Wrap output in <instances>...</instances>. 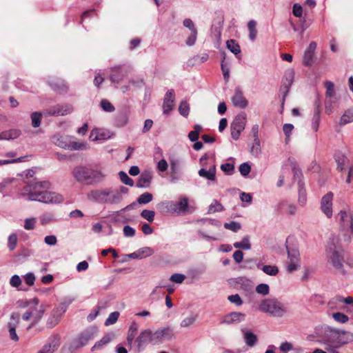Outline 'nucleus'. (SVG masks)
Listing matches in <instances>:
<instances>
[{
  "instance_id": "1",
  "label": "nucleus",
  "mask_w": 353,
  "mask_h": 353,
  "mask_svg": "<svg viewBox=\"0 0 353 353\" xmlns=\"http://www.w3.org/2000/svg\"><path fill=\"white\" fill-rule=\"evenodd\" d=\"M48 181H40L24 186L20 192V197L26 201H34L50 204L61 203L63 196L54 192L47 191Z\"/></svg>"
},
{
  "instance_id": "2",
  "label": "nucleus",
  "mask_w": 353,
  "mask_h": 353,
  "mask_svg": "<svg viewBox=\"0 0 353 353\" xmlns=\"http://www.w3.org/2000/svg\"><path fill=\"white\" fill-rule=\"evenodd\" d=\"M343 244H345L343 242L332 238L326 249L327 263L333 267L335 273L342 275L345 274V259L342 250Z\"/></svg>"
},
{
  "instance_id": "3",
  "label": "nucleus",
  "mask_w": 353,
  "mask_h": 353,
  "mask_svg": "<svg viewBox=\"0 0 353 353\" xmlns=\"http://www.w3.org/2000/svg\"><path fill=\"white\" fill-rule=\"evenodd\" d=\"M339 225V235L332 238L344 243H349L353 236V213L350 210H341L336 216Z\"/></svg>"
},
{
  "instance_id": "4",
  "label": "nucleus",
  "mask_w": 353,
  "mask_h": 353,
  "mask_svg": "<svg viewBox=\"0 0 353 353\" xmlns=\"http://www.w3.org/2000/svg\"><path fill=\"white\" fill-rule=\"evenodd\" d=\"M88 197L90 200L108 205H117L123 200L121 192L113 188L92 190L88 194Z\"/></svg>"
},
{
  "instance_id": "5",
  "label": "nucleus",
  "mask_w": 353,
  "mask_h": 353,
  "mask_svg": "<svg viewBox=\"0 0 353 353\" xmlns=\"http://www.w3.org/2000/svg\"><path fill=\"white\" fill-rule=\"evenodd\" d=\"M72 174L78 182L84 185L97 183L105 179V174L101 171L84 166L74 168Z\"/></svg>"
},
{
  "instance_id": "6",
  "label": "nucleus",
  "mask_w": 353,
  "mask_h": 353,
  "mask_svg": "<svg viewBox=\"0 0 353 353\" xmlns=\"http://www.w3.org/2000/svg\"><path fill=\"white\" fill-rule=\"evenodd\" d=\"M259 309L261 312L269 314L274 317H282L288 312L287 307L276 299H263Z\"/></svg>"
},
{
  "instance_id": "7",
  "label": "nucleus",
  "mask_w": 353,
  "mask_h": 353,
  "mask_svg": "<svg viewBox=\"0 0 353 353\" xmlns=\"http://www.w3.org/2000/svg\"><path fill=\"white\" fill-rule=\"evenodd\" d=\"M26 305H30L28 310L31 314L32 321L28 327V330H30L41 321L44 314L45 308L43 305L39 304V299L37 298H33L27 302Z\"/></svg>"
},
{
  "instance_id": "8",
  "label": "nucleus",
  "mask_w": 353,
  "mask_h": 353,
  "mask_svg": "<svg viewBox=\"0 0 353 353\" xmlns=\"http://www.w3.org/2000/svg\"><path fill=\"white\" fill-rule=\"evenodd\" d=\"M322 339L321 342L325 345L337 343L338 346H343V343L339 341L340 331L333 329L330 326H324L319 334Z\"/></svg>"
},
{
  "instance_id": "9",
  "label": "nucleus",
  "mask_w": 353,
  "mask_h": 353,
  "mask_svg": "<svg viewBox=\"0 0 353 353\" xmlns=\"http://www.w3.org/2000/svg\"><path fill=\"white\" fill-rule=\"evenodd\" d=\"M74 301V299H68L60 305L54 309L47 320V326L50 328L54 327L60 321L61 315L65 312L68 307Z\"/></svg>"
},
{
  "instance_id": "10",
  "label": "nucleus",
  "mask_w": 353,
  "mask_h": 353,
  "mask_svg": "<svg viewBox=\"0 0 353 353\" xmlns=\"http://www.w3.org/2000/svg\"><path fill=\"white\" fill-rule=\"evenodd\" d=\"M96 329L88 328L80 333L70 343V350H75L87 345L88 341L94 338Z\"/></svg>"
},
{
  "instance_id": "11",
  "label": "nucleus",
  "mask_w": 353,
  "mask_h": 353,
  "mask_svg": "<svg viewBox=\"0 0 353 353\" xmlns=\"http://www.w3.org/2000/svg\"><path fill=\"white\" fill-rule=\"evenodd\" d=\"M246 117L240 114L235 117L230 125L231 136L234 140L239 139L241 132L245 129Z\"/></svg>"
},
{
  "instance_id": "12",
  "label": "nucleus",
  "mask_w": 353,
  "mask_h": 353,
  "mask_svg": "<svg viewBox=\"0 0 353 353\" xmlns=\"http://www.w3.org/2000/svg\"><path fill=\"white\" fill-rule=\"evenodd\" d=\"M73 107L70 104H58L49 109L43 110L45 117L64 116L72 113Z\"/></svg>"
},
{
  "instance_id": "13",
  "label": "nucleus",
  "mask_w": 353,
  "mask_h": 353,
  "mask_svg": "<svg viewBox=\"0 0 353 353\" xmlns=\"http://www.w3.org/2000/svg\"><path fill=\"white\" fill-rule=\"evenodd\" d=\"M334 194L329 192L325 194L321 201V210L328 219L332 216V201Z\"/></svg>"
},
{
  "instance_id": "14",
  "label": "nucleus",
  "mask_w": 353,
  "mask_h": 353,
  "mask_svg": "<svg viewBox=\"0 0 353 353\" xmlns=\"http://www.w3.org/2000/svg\"><path fill=\"white\" fill-rule=\"evenodd\" d=\"M353 303V297L347 296L343 298L341 296H336L332 298L328 303V305L332 309L345 310L346 307L343 304L350 305Z\"/></svg>"
},
{
  "instance_id": "15",
  "label": "nucleus",
  "mask_w": 353,
  "mask_h": 353,
  "mask_svg": "<svg viewBox=\"0 0 353 353\" xmlns=\"http://www.w3.org/2000/svg\"><path fill=\"white\" fill-rule=\"evenodd\" d=\"M234 106L244 109L248 105V100L244 97L241 88L236 87L234 90V95L231 98Z\"/></svg>"
},
{
  "instance_id": "16",
  "label": "nucleus",
  "mask_w": 353,
  "mask_h": 353,
  "mask_svg": "<svg viewBox=\"0 0 353 353\" xmlns=\"http://www.w3.org/2000/svg\"><path fill=\"white\" fill-rule=\"evenodd\" d=\"M174 91L169 90L165 94L163 103V113L168 114L173 108V103L174 101Z\"/></svg>"
},
{
  "instance_id": "17",
  "label": "nucleus",
  "mask_w": 353,
  "mask_h": 353,
  "mask_svg": "<svg viewBox=\"0 0 353 353\" xmlns=\"http://www.w3.org/2000/svg\"><path fill=\"white\" fill-rule=\"evenodd\" d=\"M245 315L243 313L233 312L224 316L221 323L236 324L245 320Z\"/></svg>"
},
{
  "instance_id": "18",
  "label": "nucleus",
  "mask_w": 353,
  "mask_h": 353,
  "mask_svg": "<svg viewBox=\"0 0 353 353\" xmlns=\"http://www.w3.org/2000/svg\"><path fill=\"white\" fill-rule=\"evenodd\" d=\"M153 337L156 340H171L174 338V334L172 327H166L156 330L153 333Z\"/></svg>"
},
{
  "instance_id": "19",
  "label": "nucleus",
  "mask_w": 353,
  "mask_h": 353,
  "mask_svg": "<svg viewBox=\"0 0 353 353\" xmlns=\"http://www.w3.org/2000/svg\"><path fill=\"white\" fill-rule=\"evenodd\" d=\"M19 315L17 313H12L10 315V320L14 321V323H8L7 326L8 327V332L10 338L14 341H19V336L16 332V328L19 323Z\"/></svg>"
},
{
  "instance_id": "20",
  "label": "nucleus",
  "mask_w": 353,
  "mask_h": 353,
  "mask_svg": "<svg viewBox=\"0 0 353 353\" xmlns=\"http://www.w3.org/2000/svg\"><path fill=\"white\" fill-rule=\"evenodd\" d=\"M275 210L279 212H285L290 215H294L296 212V206L288 201H281L275 205Z\"/></svg>"
},
{
  "instance_id": "21",
  "label": "nucleus",
  "mask_w": 353,
  "mask_h": 353,
  "mask_svg": "<svg viewBox=\"0 0 353 353\" xmlns=\"http://www.w3.org/2000/svg\"><path fill=\"white\" fill-rule=\"evenodd\" d=\"M60 345V336L58 334H54L50 336L47 342L43 346L44 351L49 353H54L59 347Z\"/></svg>"
},
{
  "instance_id": "22",
  "label": "nucleus",
  "mask_w": 353,
  "mask_h": 353,
  "mask_svg": "<svg viewBox=\"0 0 353 353\" xmlns=\"http://www.w3.org/2000/svg\"><path fill=\"white\" fill-rule=\"evenodd\" d=\"M155 340L153 337V334L149 330L142 331L137 339L138 347L140 348L146 345L150 341Z\"/></svg>"
},
{
  "instance_id": "23",
  "label": "nucleus",
  "mask_w": 353,
  "mask_h": 353,
  "mask_svg": "<svg viewBox=\"0 0 353 353\" xmlns=\"http://www.w3.org/2000/svg\"><path fill=\"white\" fill-rule=\"evenodd\" d=\"M216 165L214 164L212 165L208 170L206 168H201L198 174L201 177L208 179L210 181H215L216 180Z\"/></svg>"
},
{
  "instance_id": "24",
  "label": "nucleus",
  "mask_w": 353,
  "mask_h": 353,
  "mask_svg": "<svg viewBox=\"0 0 353 353\" xmlns=\"http://www.w3.org/2000/svg\"><path fill=\"white\" fill-rule=\"evenodd\" d=\"M241 331L243 334L245 344L250 347L254 346L257 341L256 335L251 330L245 327H241Z\"/></svg>"
},
{
  "instance_id": "25",
  "label": "nucleus",
  "mask_w": 353,
  "mask_h": 353,
  "mask_svg": "<svg viewBox=\"0 0 353 353\" xmlns=\"http://www.w3.org/2000/svg\"><path fill=\"white\" fill-rule=\"evenodd\" d=\"M236 283L241 290L248 293L252 292L254 283L250 279L243 276L238 277L236 279Z\"/></svg>"
},
{
  "instance_id": "26",
  "label": "nucleus",
  "mask_w": 353,
  "mask_h": 353,
  "mask_svg": "<svg viewBox=\"0 0 353 353\" xmlns=\"http://www.w3.org/2000/svg\"><path fill=\"white\" fill-rule=\"evenodd\" d=\"M48 83L52 90L59 93H65L68 90L67 85L61 79H52Z\"/></svg>"
},
{
  "instance_id": "27",
  "label": "nucleus",
  "mask_w": 353,
  "mask_h": 353,
  "mask_svg": "<svg viewBox=\"0 0 353 353\" xmlns=\"http://www.w3.org/2000/svg\"><path fill=\"white\" fill-rule=\"evenodd\" d=\"M151 173L148 171L143 172L139 176L136 185L137 188H148L151 183Z\"/></svg>"
},
{
  "instance_id": "28",
  "label": "nucleus",
  "mask_w": 353,
  "mask_h": 353,
  "mask_svg": "<svg viewBox=\"0 0 353 353\" xmlns=\"http://www.w3.org/2000/svg\"><path fill=\"white\" fill-rule=\"evenodd\" d=\"M176 214H181L187 211L188 208V199L187 197H181L178 201H174Z\"/></svg>"
},
{
  "instance_id": "29",
  "label": "nucleus",
  "mask_w": 353,
  "mask_h": 353,
  "mask_svg": "<svg viewBox=\"0 0 353 353\" xmlns=\"http://www.w3.org/2000/svg\"><path fill=\"white\" fill-rule=\"evenodd\" d=\"M288 258L290 261H300V254L298 248L295 245H286Z\"/></svg>"
},
{
  "instance_id": "30",
  "label": "nucleus",
  "mask_w": 353,
  "mask_h": 353,
  "mask_svg": "<svg viewBox=\"0 0 353 353\" xmlns=\"http://www.w3.org/2000/svg\"><path fill=\"white\" fill-rule=\"evenodd\" d=\"M256 266L258 268H260L265 274L269 276H276L279 272V268L276 265H261L260 263H258Z\"/></svg>"
},
{
  "instance_id": "31",
  "label": "nucleus",
  "mask_w": 353,
  "mask_h": 353,
  "mask_svg": "<svg viewBox=\"0 0 353 353\" xmlns=\"http://www.w3.org/2000/svg\"><path fill=\"white\" fill-rule=\"evenodd\" d=\"M125 72L120 67H117L112 70V73L110 74V80L112 83H119L123 79Z\"/></svg>"
},
{
  "instance_id": "32",
  "label": "nucleus",
  "mask_w": 353,
  "mask_h": 353,
  "mask_svg": "<svg viewBox=\"0 0 353 353\" xmlns=\"http://www.w3.org/2000/svg\"><path fill=\"white\" fill-rule=\"evenodd\" d=\"M139 326L137 323L133 322L129 327L128 336H127V342L128 345L130 346L132 345V342L134 339V337L137 334V332L138 330Z\"/></svg>"
},
{
  "instance_id": "33",
  "label": "nucleus",
  "mask_w": 353,
  "mask_h": 353,
  "mask_svg": "<svg viewBox=\"0 0 353 353\" xmlns=\"http://www.w3.org/2000/svg\"><path fill=\"white\" fill-rule=\"evenodd\" d=\"M158 208L165 212L176 214V209L173 201H163L158 204Z\"/></svg>"
},
{
  "instance_id": "34",
  "label": "nucleus",
  "mask_w": 353,
  "mask_h": 353,
  "mask_svg": "<svg viewBox=\"0 0 353 353\" xmlns=\"http://www.w3.org/2000/svg\"><path fill=\"white\" fill-rule=\"evenodd\" d=\"M128 122V117L124 112H120L117 114L114 119V124L117 127H124Z\"/></svg>"
},
{
  "instance_id": "35",
  "label": "nucleus",
  "mask_w": 353,
  "mask_h": 353,
  "mask_svg": "<svg viewBox=\"0 0 353 353\" xmlns=\"http://www.w3.org/2000/svg\"><path fill=\"white\" fill-rule=\"evenodd\" d=\"M52 141L57 146L67 149L69 146V143L67 141L65 137L61 135H54L52 137Z\"/></svg>"
},
{
  "instance_id": "36",
  "label": "nucleus",
  "mask_w": 353,
  "mask_h": 353,
  "mask_svg": "<svg viewBox=\"0 0 353 353\" xmlns=\"http://www.w3.org/2000/svg\"><path fill=\"white\" fill-rule=\"evenodd\" d=\"M39 221L41 225H46L51 222L56 221L57 219L53 213L45 212L39 216Z\"/></svg>"
},
{
  "instance_id": "37",
  "label": "nucleus",
  "mask_w": 353,
  "mask_h": 353,
  "mask_svg": "<svg viewBox=\"0 0 353 353\" xmlns=\"http://www.w3.org/2000/svg\"><path fill=\"white\" fill-rule=\"evenodd\" d=\"M353 122V108L347 110L341 116L339 124L341 125H346Z\"/></svg>"
},
{
  "instance_id": "38",
  "label": "nucleus",
  "mask_w": 353,
  "mask_h": 353,
  "mask_svg": "<svg viewBox=\"0 0 353 353\" xmlns=\"http://www.w3.org/2000/svg\"><path fill=\"white\" fill-rule=\"evenodd\" d=\"M112 336L110 334L104 335L102 339L97 341L92 347V350H98L103 347L106 344L109 343L112 340Z\"/></svg>"
},
{
  "instance_id": "39",
  "label": "nucleus",
  "mask_w": 353,
  "mask_h": 353,
  "mask_svg": "<svg viewBox=\"0 0 353 353\" xmlns=\"http://www.w3.org/2000/svg\"><path fill=\"white\" fill-rule=\"evenodd\" d=\"M326 88L325 98L326 99H337L334 92V85L332 81H327L325 82Z\"/></svg>"
},
{
  "instance_id": "40",
  "label": "nucleus",
  "mask_w": 353,
  "mask_h": 353,
  "mask_svg": "<svg viewBox=\"0 0 353 353\" xmlns=\"http://www.w3.org/2000/svg\"><path fill=\"white\" fill-rule=\"evenodd\" d=\"M44 116L43 110L42 112H34L30 115L32 125L34 128H38L41 125V118Z\"/></svg>"
},
{
  "instance_id": "41",
  "label": "nucleus",
  "mask_w": 353,
  "mask_h": 353,
  "mask_svg": "<svg viewBox=\"0 0 353 353\" xmlns=\"http://www.w3.org/2000/svg\"><path fill=\"white\" fill-rule=\"evenodd\" d=\"M233 245L235 248L249 250L251 248L249 236H244L241 242H235Z\"/></svg>"
},
{
  "instance_id": "42",
  "label": "nucleus",
  "mask_w": 353,
  "mask_h": 353,
  "mask_svg": "<svg viewBox=\"0 0 353 353\" xmlns=\"http://www.w3.org/2000/svg\"><path fill=\"white\" fill-rule=\"evenodd\" d=\"M228 49L234 54H239L241 52V48L239 43L234 39H230L226 42Z\"/></svg>"
},
{
  "instance_id": "43",
  "label": "nucleus",
  "mask_w": 353,
  "mask_h": 353,
  "mask_svg": "<svg viewBox=\"0 0 353 353\" xmlns=\"http://www.w3.org/2000/svg\"><path fill=\"white\" fill-rule=\"evenodd\" d=\"M294 75L295 73L294 70L289 69L286 70L284 76L283 85L290 88L294 81Z\"/></svg>"
},
{
  "instance_id": "44",
  "label": "nucleus",
  "mask_w": 353,
  "mask_h": 353,
  "mask_svg": "<svg viewBox=\"0 0 353 353\" xmlns=\"http://www.w3.org/2000/svg\"><path fill=\"white\" fill-rule=\"evenodd\" d=\"M335 161L337 163V169L342 171L344 169V165L347 161V159L343 154L339 152L334 156Z\"/></svg>"
},
{
  "instance_id": "45",
  "label": "nucleus",
  "mask_w": 353,
  "mask_h": 353,
  "mask_svg": "<svg viewBox=\"0 0 353 353\" xmlns=\"http://www.w3.org/2000/svg\"><path fill=\"white\" fill-rule=\"evenodd\" d=\"M256 22L254 20H250L248 23V28L249 30V38L251 41H254L256 35L257 30L256 28Z\"/></svg>"
},
{
  "instance_id": "46",
  "label": "nucleus",
  "mask_w": 353,
  "mask_h": 353,
  "mask_svg": "<svg viewBox=\"0 0 353 353\" xmlns=\"http://www.w3.org/2000/svg\"><path fill=\"white\" fill-rule=\"evenodd\" d=\"M321 120L320 110L317 108L314 110V115L312 120V128L316 132L319 129Z\"/></svg>"
},
{
  "instance_id": "47",
  "label": "nucleus",
  "mask_w": 353,
  "mask_h": 353,
  "mask_svg": "<svg viewBox=\"0 0 353 353\" xmlns=\"http://www.w3.org/2000/svg\"><path fill=\"white\" fill-rule=\"evenodd\" d=\"M339 341L343 343V345L348 343L349 342L353 341V333L340 331Z\"/></svg>"
},
{
  "instance_id": "48",
  "label": "nucleus",
  "mask_w": 353,
  "mask_h": 353,
  "mask_svg": "<svg viewBox=\"0 0 353 353\" xmlns=\"http://www.w3.org/2000/svg\"><path fill=\"white\" fill-rule=\"evenodd\" d=\"M250 152L254 157H258L261 154V149L259 139H254L252 145L251 147Z\"/></svg>"
},
{
  "instance_id": "49",
  "label": "nucleus",
  "mask_w": 353,
  "mask_h": 353,
  "mask_svg": "<svg viewBox=\"0 0 353 353\" xmlns=\"http://www.w3.org/2000/svg\"><path fill=\"white\" fill-rule=\"evenodd\" d=\"M153 199V196L151 193L150 192H145L142 194H141L138 198H137V202L139 203V204H147V203H149L150 202H151Z\"/></svg>"
},
{
  "instance_id": "50",
  "label": "nucleus",
  "mask_w": 353,
  "mask_h": 353,
  "mask_svg": "<svg viewBox=\"0 0 353 353\" xmlns=\"http://www.w3.org/2000/svg\"><path fill=\"white\" fill-rule=\"evenodd\" d=\"M196 316L191 314V315L185 317V319H183L181 321L180 325L182 327H190L194 323V322L196 321Z\"/></svg>"
},
{
  "instance_id": "51",
  "label": "nucleus",
  "mask_w": 353,
  "mask_h": 353,
  "mask_svg": "<svg viewBox=\"0 0 353 353\" xmlns=\"http://www.w3.org/2000/svg\"><path fill=\"white\" fill-rule=\"evenodd\" d=\"M179 112L182 116L188 117L190 112V105L186 101H182L180 103Z\"/></svg>"
},
{
  "instance_id": "52",
  "label": "nucleus",
  "mask_w": 353,
  "mask_h": 353,
  "mask_svg": "<svg viewBox=\"0 0 353 353\" xmlns=\"http://www.w3.org/2000/svg\"><path fill=\"white\" fill-rule=\"evenodd\" d=\"M119 316V312H113L110 313L109 314L108 317L105 321V323H104L105 325L109 326V325L114 324L117 321Z\"/></svg>"
},
{
  "instance_id": "53",
  "label": "nucleus",
  "mask_w": 353,
  "mask_h": 353,
  "mask_svg": "<svg viewBox=\"0 0 353 353\" xmlns=\"http://www.w3.org/2000/svg\"><path fill=\"white\" fill-rule=\"evenodd\" d=\"M314 54L307 51H305L303 57V63L305 66H311L314 63Z\"/></svg>"
},
{
  "instance_id": "54",
  "label": "nucleus",
  "mask_w": 353,
  "mask_h": 353,
  "mask_svg": "<svg viewBox=\"0 0 353 353\" xmlns=\"http://www.w3.org/2000/svg\"><path fill=\"white\" fill-rule=\"evenodd\" d=\"M294 129V125L291 123H285L283 126V130L285 135V143H288L290 140V135Z\"/></svg>"
},
{
  "instance_id": "55",
  "label": "nucleus",
  "mask_w": 353,
  "mask_h": 353,
  "mask_svg": "<svg viewBox=\"0 0 353 353\" xmlns=\"http://www.w3.org/2000/svg\"><path fill=\"white\" fill-rule=\"evenodd\" d=\"M17 243V236L16 234H11L8 239V248L10 251L15 249Z\"/></svg>"
},
{
  "instance_id": "56",
  "label": "nucleus",
  "mask_w": 353,
  "mask_h": 353,
  "mask_svg": "<svg viewBox=\"0 0 353 353\" xmlns=\"http://www.w3.org/2000/svg\"><path fill=\"white\" fill-rule=\"evenodd\" d=\"M119 175L122 183L131 187L134 185V181L125 172L120 171Z\"/></svg>"
},
{
  "instance_id": "57",
  "label": "nucleus",
  "mask_w": 353,
  "mask_h": 353,
  "mask_svg": "<svg viewBox=\"0 0 353 353\" xmlns=\"http://www.w3.org/2000/svg\"><path fill=\"white\" fill-rule=\"evenodd\" d=\"M37 223V219L32 217V218H27L24 220V228L26 230H32L35 228V225Z\"/></svg>"
},
{
  "instance_id": "58",
  "label": "nucleus",
  "mask_w": 353,
  "mask_h": 353,
  "mask_svg": "<svg viewBox=\"0 0 353 353\" xmlns=\"http://www.w3.org/2000/svg\"><path fill=\"white\" fill-rule=\"evenodd\" d=\"M224 228L227 230H231L234 232H238L241 228V225L239 223L236 221H230L228 223H225Z\"/></svg>"
},
{
  "instance_id": "59",
  "label": "nucleus",
  "mask_w": 353,
  "mask_h": 353,
  "mask_svg": "<svg viewBox=\"0 0 353 353\" xmlns=\"http://www.w3.org/2000/svg\"><path fill=\"white\" fill-rule=\"evenodd\" d=\"M256 292L263 296L268 295L270 293V287L266 283L259 284L256 287Z\"/></svg>"
},
{
  "instance_id": "60",
  "label": "nucleus",
  "mask_w": 353,
  "mask_h": 353,
  "mask_svg": "<svg viewBox=\"0 0 353 353\" xmlns=\"http://www.w3.org/2000/svg\"><path fill=\"white\" fill-rule=\"evenodd\" d=\"M101 107L105 112H112L115 110L114 105L107 99L101 100Z\"/></svg>"
},
{
  "instance_id": "61",
  "label": "nucleus",
  "mask_w": 353,
  "mask_h": 353,
  "mask_svg": "<svg viewBox=\"0 0 353 353\" xmlns=\"http://www.w3.org/2000/svg\"><path fill=\"white\" fill-rule=\"evenodd\" d=\"M141 216L149 222H152L154 219L155 212L153 210H143L141 212Z\"/></svg>"
},
{
  "instance_id": "62",
  "label": "nucleus",
  "mask_w": 353,
  "mask_h": 353,
  "mask_svg": "<svg viewBox=\"0 0 353 353\" xmlns=\"http://www.w3.org/2000/svg\"><path fill=\"white\" fill-rule=\"evenodd\" d=\"M333 319L339 323H345L348 321L349 318L347 315L341 312H335L332 314Z\"/></svg>"
},
{
  "instance_id": "63",
  "label": "nucleus",
  "mask_w": 353,
  "mask_h": 353,
  "mask_svg": "<svg viewBox=\"0 0 353 353\" xmlns=\"http://www.w3.org/2000/svg\"><path fill=\"white\" fill-rule=\"evenodd\" d=\"M197 30L192 31L190 32V34L188 36L185 41V44L188 46H193L195 44L197 39Z\"/></svg>"
},
{
  "instance_id": "64",
  "label": "nucleus",
  "mask_w": 353,
  "mask_h": 353,
  "mask_svg": "<svg viewBox=\"0 0 353 353\" xmlns=\"http://www.w3.org/2000/svg\"><path fill=\"white\" fill-rule=\"evenodd\" d=\"M223 210V205L219 203L217 201H214V203L210 205L208 208V213H214L216 212H221Z\"/></svg>"
}]
</instances>
